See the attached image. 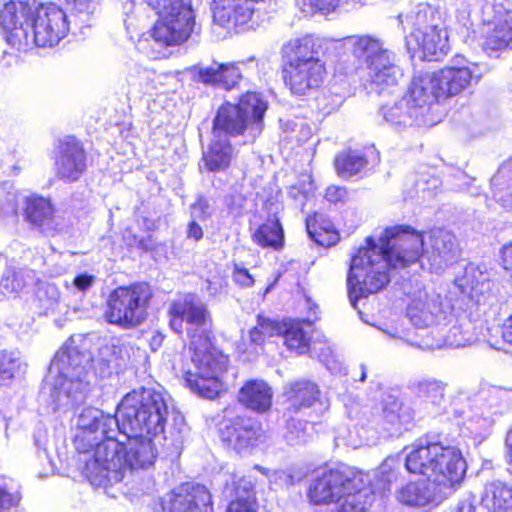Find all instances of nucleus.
Segmentation results:
<instances>
[{"label": "nucleus", "instance_id": "obj_1", "mask_svg": "<svg viewBox=\"0 0 512 512\" xmlns=\"http://www.w3.org/2000/svg\"><path fill=\"white\" fill-rule=\"evenodd\" d=\"M351 259L347 277L349 299L354 308L359 298L377 293L388 282V270L404 268L419 260L423 253V236L410 226L387 228L376 243L366 239Z\"/></svg>", "mask_w": 512, "mask_h": 512}, {"label": "nucleus", "instance_id": "obj_2", "mask_svg": "<svg viewBox=\"0 0 512 512\" xmlns=\"http://www.w3.org/2000/svg\"><path fill=\"white\" fill-rule=\"evenodd\" d=\"M172 411L169 397L162 391L148 387L135 389L118 405L120 433L162 436Z\"/></svg>", "mask_w": 512, "mask_h": 512}, {"label": "nucleus", "instance_id": "obj_3", "mask_svg": "<svg viewBox=\"0 0 512 512\" xmlns=\"http://www.w3.org/2000/svg\"><path fill=\"white\" fill-rule=\"evenodd\" d=\"M268 103L257 92H247L238 104H222L213 120L214 138L245 136L253 142L264 128V115Z\"/></svg>", "mask_w": 512, "mask_h": 512}, {"label": "nucleus", "instance_id": "obj_4", "mask_svg": "<svg viewBox=\"0 0 512 512\" xmlns=\"http://www.w3.org/2000/svg\"><path fill=\"white\" fill-rule=\"evenodd\" d=\"M158 19L152 30L155 42L163 46L180 45L200 28L195 22V14L188 0H149Z\"/></svg>", "mask_w": 512, "mask_h": 512}, {"label": "nucleus", "instance_id": "obj_5", "mask_svg": "<svg viewBox=\"0 0 512 512\" xmlns=\"http://www.w3.org/2000/svg\"><path fill=\"white\" fill-rule=\"evenodd\" d=\"M152 296V289L145 282L120 286L109 294L104 317L123 329L135 328L146 320Z\"/></svg>", "mask_w": 512, "mask_h": 512}, {"label": "nucleus", "instance_id": "obj_6", "mask_svg": "<svg viewBox=\"0 0 512 512\" xmlns=\"http://www.w3.org/2000/svg\"><path fill=\"white\" fill-rule=\"evenodd\" d=\"M116 434H106L99 442H94L93 458L86 461L83 470L86 478L94 486L107 487L124 479L123 442L116 439Z\"/></svg>", "mask_w": 512, "mask_h": 512}, {"label": "nucleus", "instance_id": "obj_7", "mask_svg": "<svg viewBox=\"0 0 512 512\" xmlns=\"http://www.w3.org/2000/svg\"><path fill=\"white\" fill-rule=\"evenodd\" d=\"M69 31L66 13L56 4H41L34 15L29 32L23 30L15 34L16 42L24 43V48L31 45L53 47L63 39Z\"/></svg>", "mask_w": 512, "mask_h": 512}, {"label": "nucleus", "instance_id": "obj_8", "mask_svg": "<svg viewBox=\"0 0 512 512\" xmlns=\"http://www.w3.org/2000/svg\"><path fill=\"white\" fill-rule=\"evenodd\" d=\"M169 325L176 333H182L184 323L190 341L209 336L212 325L207 305L195 294L188 293L171 301L168 307Z\"/></svg>", "mask_w": 512, "mask_h": 512}, {"label": "nucleus", "instance_id": "obj_9", "mask_svg": "<svg viewBox=\"0 0 512 512\" xmlns=\"http://www.w3.org/2000/svg\"><path fill=\"white\" fill-rule=\"evenodd\" d=\"M362 473L350 470H328L312 480L308 496L315 505L333 503L342 500L350 489H358Z\"/></svg>", "mask_w": 512, "mask_h": 512}, {"label": "nucleus", "instance_id": "obj_10", "mask_svg": "<svg viewBox=\"0 0 512 512\" xmlns=\"http://www.w3.org/2000/svg\"><path fill=\"white\" fill-rule=\"evenodd\" d=\"M119 412L116 415L105 414L102 410L87 407L77 418L80 432L75 437V445L81 453L94 447V442L110 433H120Z\"/></svg>", "mask_w": 512, "mask_h": 512}, {"label": "nucleus", "instance_id": "obj_11", "mask_svg": "<svg viewBox=\"0 0 512 512\" xmlns=\"http://www.w3.org/2000/svg\"><path fill=\"white\" fill-rule=\"evenodd\" d=\"M437 459L431 481L446 498L451 496L465 477L467 464L459 449L444 446Z\"/></svg>", "mask_w": 512, "mask_h": 512}, {"label": "nucleus", "instance_id": "obj_12", "mask_svg": "<svg viewBox=\"0 0 512 512\" xmlns=\"http://www.w3.org/2000/svg\"><path fill=\"white\" fill-rule=\"evenodd\" d=\"M39 0H10L0 11V26L5 32L8 44L17 49H23L24 43L16 42L15 34L23 30L29 32L34 15L38 10Z\"/></svg>", "mask_w": 512, "mask_h": 512}, {"label": "nucleus", "instance_id": "obj_13", "mask_svg": "<svg viewBox=\"0 0 512 512\" xmlns=\"http://www.w3.org/2000/svg\"><path fill=\"white\" fill-rule=\"evenodd\" d=\"M163 512H212L211 494L200 484L184 483L167 494Z\"/></svg>", "mask_w": 512, "mask_h": 512}, {"label": "nucleus", "instance_id": "obj_14", "mask_svg": "<svg viewBox=\"0 0 512 512\" xmlns=\"http://www.w3.org/2000/svg\"><path fill=\"white\" fill-rule=\"evenodd\" d=\"M407 316L419 328L446 326L454 318L450 303L443 302L440 295L413 300L407 308Z\"/></svg>", "mask_w": 512, "mask_h": 512}, {"label": "nucleus", "instance_id": "obj_15", "mask_svg": "<svg viewBox=\"0 0 512 512\" xmlns=\"http://www.w3.org/2000/svg\"><path fill=\"white\" fill-rule=\"evenodd\" d=\"M285 85L295 95H306L318 89L324 80L326 69L321 61H306L297 65H284Z\"/></svg>", "mask_w": 512, "mask_h": 512}, {"label": "nucleus", "instance_id": "obj_16", "mask_svg": "<svg viewBox=\"0 0 512 512\" xmlns=\"http://www.w3.org/2000/svg\"><path fill=\"white\" fill-rule=\"evenodd\" d=\"M447 41V31L437 25H431L415 30L407 38V46L409 50L421 51L423 59L439 61L448 53Z\"/></svg>", "mask_w": 512, "mask_h": 512}, {"label": "nucleus", "instance_id": "obj_17", "mask_svg": "<svg viewBox=\"0 0 512 512\" xmlns=\"http://www.w3.org/2000/svg\"><path fill=\"white\" fill-rule=\"evenodd\" d=\"M261 435V424L250 417L238 416L226 420L220 428L222 441L237 451L253 446Z\"/></svg>", "mask_w": 512, "mask_h": 512}, {"label": "nucleus", "instance_id": "obj_18", "mask_svg": "<svg viewBox=\"0 0 512 512\" xmlns=\"http://www.w3.org/2000/svg\"><path fill=\"white\" fill-rule=\"evenodd\" d=\"M127 439L123 442V472L124 477L128 472L137 469H146L154 464L156 450L151 435H124Z\"/></svg>", "mask_w": 512, "mask_h": 512}, {"label": "nucleus", "instance_id": "obj_19", "mask_svg": "<svg viewBox=\"0 0 512 512\" xmlns=\"http://www.w3.org/2000/svg\"><path fill=\"white\" fill-rule=\"evenodd\" d=\"M190 349L193 350L192 361L197 375H222L226 371L228 357L212 344L210 336H197L190 341Z\"/></svg>", "mask_w": 512, "mask_h": 512}, {"label": "nucleus", "instance_id": "obj_20", "mask_svg": "<svg viewBox=\"0 0 512 512\" xmlns=\"http://www.w3.org/2000/svg\"><path fill=\"white\" fill-rule=\"evenodd\" d=\"M87 168L86 154L82 145L74 138L67 139L59 147L55 161L56 175L66 182H76Z\"/></svg>", "mask_w": 512, "mask_h": 512}, {"label": "nucleus", "instance_id": "obj_21", "mask_svg": "<svg viewBox=\"0 0 512 512\" xmlns=\"http://www.w3.org/2000/svg\"><path fill=\"white\" fill-rule=\"evenodd\" d=\"M379 113L385 122L396 130L433 123L432 119L426 117L421 108H417L405 95L392 104L383 105Z\"/></svg>", "mask_w": 512, "mask_h": 512}, {"label": "nucleus", "instance_id": "obj_22", "mask_svg": "<svg viewBox=\"0 0 512 512\" xmlns=\"http://www.w3.org/2000/svg\"><path fill=\"white\" fill-rule=\"evenodd\" d=\"M402 76V70L395 63L394 53H384L374 60L369 68L370 88L377 94H382L386 90L390 93Z\"/></svg>", "mask_w": 512, "mask_h": 512}, {"label": "nucleus", "instance_id": "obj_23", "mask_svg": "<svg viewBox=\"0 0 512 512\" xmlns=\"http://www.w3.org/2000/svg\"><path fill=\"white\" fill-rule=\"evenodd\" d=\"M405 96L411 99L417 108H421V112L426 117H429L432 105L443 98L440 87L437 85L435 73L414 76Z\"/></svg>", "mask_w": 512, "mask_h": 512}, {"label": "nucleus", "instance_id": "obj_24", "mask_svg": "<svg viewBox=\"0 0 512 512\" xmlns=\"http://www.w3.org/2000/svg\"><path fill=\"white\" fill-rule=\"evenodd\" d=\"M457 251V240L451 232L440 228L431 231L426 257L433 270L444 269L455 258Z\"/></svg>", "mask_w": 512, "mask_h": 512}, {"label": "nucleus", "instance_id": "obj_25", "mask_svg": "<svg viewBox=\"0 0 512 512\" xmlns=\"http://www.w3.org/2000/svg\"><path fill=\"white\" fill-rule=\"evenodd\" d=\"M25 220L45 236H54L58 231L54 209L49 200L43 197H32L26 200L24 208Z\"/></svg>", "mask_w": 512, "mask_h": 512}, {"label": "nucleus", "instance_id": "obj_26", "mask_svg": "<svg viewBox=\"0 0 512 512\" xmlns=\"http://www.w3.org/2000/svg\"><path fill=\"white\" fill-rule=\"evenodd\" d=\"M91 357L76 346H63L52 360V366L60 374L59 378L89 377Z\"/></svg>", "mask_w": 512, "mask_h": 512}, {"label": "nucleus", "instance_id": "obj_27", "mask_svg": "<svg viewBox=\"0 0 512 512\" xmlns=\"http://www.w3.org/2000/svg\"><path fill=\"white\" fill-rule=\"evenodd\" d=\"M441 451H443V444L439 442L414 446L405 458L407 471L427 476L431 480Z\"/></svg>", "mask_w": 512, "mask_h": 512}, {"label": "nucleus", "instance_id": "obj_28", "mask_svg": "<svg viewBox=\"0 0 512 512\" xmlns=\"http://www.w3.org/2000/svg\"><path fill=\"white\" fill-rule=\"evenodd\" d=\"M434 73L443 98L458 95L479 80L469 67L447 66Z\"/></svg>", "mask_w": 512, "mask_h": 512}, {"label": "nucleus", "instance_id": "obj_29", "mask_svg": "<svg viewBox=\"0 0 512 512\" xmlns=\"http://www.w3.org/2000/svg\"><path fill=\"white\" fill-rule=\"evenodd\" d=\"M512 11L496 10L491 28L486 32L483 47L487 52H496L512 46Z\"/></svg>", "mask_w": 512, "mask_h": 512}, {"label": "nucleus", "instance_id": "obj_30", "mask_svg": "<svg viewBox=\"0 0 512 512\" xmlns=\"http://www.w3.org/2000/svg\"><path fill=\"white\" fill-rule=\"evenodd\" d=\"M397 499L408 506H425L429 503L439 504L447 498L428 479L406 484L397 492Z\"/></svg>", "mask_w": 512, "mask_h": 512}, {"label": "nucleus", "instance_id": "obj_31", "mask_svg": "<svg viewBox=\"0 0 512 512\" xmlns=\"http://www.w3.org/2000/svg\"><path fill=\"white\" fill-rule=\"evenodd\" d=\"M284 394L286 410L289 413H297L313 406L319 400L320 390L312 381L297 380L286 386Z\"/></svg>", "mask_w": 512, "mask_h": 512}, {"label": "nucleus", "instance_id": "obj_32", "mask_svg": "<svg viewBox=\"0 0 512 512\" xmlns=\"http://www.w3.org/2000/svg\"><path fill=\"white\" fill-rule=\"evenodd\" d=\"M509 391L500 387L483 389L476 401L479 415L485 421L494 423L496 417L508 410Z\"/></svg>", "mask_w": 512, "mask_h": 512}, {"label": "nucleus", "instance_id": "obj_33", "mask_svg": "<svg viewBox=\"0 0 512 512\" xmlns=\"http://www.w3.org/2000/svg\"><path fill=\"white\" fill-rule=\"evenodd\" d=\"M272 396V389L266 382L251 380L240 389L238 400L246 408L264 413L271 407Z\"/></svg>", "mask_w": 512, "mask_h": 512}, {"label": "nucleus", "instance_id": "obj_34", "mask_svg": "<svg viewBox=\"0 0 512 512\" xmlns=\"http://www.w3.org/2000/svg\"><path fill=\"white\" fill-rule=\"evenodd\" d=\"M61 391L55 398L59 405L71 407L83 404L90 391L89 377H66L57 380Z\"/></svg>", "mask_w": 512, "mask_h": 512}, {"label": "nucleus", "instance_id": "obj_35", "mask_svg": "<svg viewBox=\"0 0 512 512\" xmlns=\"http://www.w3.org/2000/svg\"><path fill=\"white\" fill-rule=\"evenodd\" d=\"M481 501L490 512H512V487L499 480L489 482Z\"/></svg>", "mask_w": 512, "mask_h": 512}, {"label": "nucleus", "instance_id": "obj_36", "mask_svg": "<svg viewBox=\"0 0 512 512\" xmlns=\"http://www.w3.org/2000/svg\"><path fill=\"white\" fill-rule=\"evenodd\" d=\"M480 329L469 317L463 316L444 334V343L451 347H463L480 339Z\"/></svg>", "mask_w": 512, "mask_h": 512}, {"label": "nucleus", "instance_id": "obj_37", "mask_svg": "<svg viewBox=\"0 0 512 512\" xmlns=\"http://www.w3.org/2000/svg\"><path fill=\"white\" fill-rule=\"evenodd\" d=\"M344 45L356 58L364 61L368 68L380 55L390 52L382 47L379 40L370 36H349L344 39Z\"/></svg>", "mask_w": 512, "mask_h": 512}, {"label": "nucleus", "instance_id": "obj_38", "mask_svg": "<svg viewBox=\"0 0 512 512\" xmlns=\"http://www.w3.org/2000/svg\"><path fill=\"white\" fill-rule=\"evenodd\" d=\"M232 155L233 148L228 139L213 137L207 152L203 154V160L209 171L218 172L229 167Z\"/></svg>", "mask_w": 512, "mask_h": 512}, {"label": "nucleus", "instance_id": "obj_39", "mask_svg": "<svg viewBox=\"0 0 512 512\" xmlns=\"http://www.w3.org/2000/svg\"><path fill=\"white\" fill-rule=\"evenodd\" d=\"M457 285L463 294L472 299L484 295L491 287L489 275L473 265L465 268L464 274L457 279Z\"/></svg>", "mask_w": 512, "mask_h": 512}, {"label": "nucleus", "instance_id": "obj_40", "mask_svg": "<svg viewBox=\"0 0 512 512\" xmlns=\"http://www.w3.org/2000/svg\"><path fill=\"white\" fill-rule=\"evenodd\" d=\"M284 65H297L306 61H320L314 50V41L310 36L290 40L282 48Z\"/></svg>", "mask_w": 512, "mask_h": 512}, {"label": "nucleus", "instance_id": "obj_41", "mask_svg": "<svg viewBox=\"0 0 512 512\" xmlns=\"http://www.w3.org/2000/svg\"><path fill=\"white\" fill-rule=\"evenodd\" d=\"M310 322H295L286 325L283 331L284 343L290 350H295L298 354H305L309 351L311 330Z\"/></svg>", "mask_w": 512, "mask_h": 512}, {"label": "nucleus", "instance_id": "obj_42", "mask_svg": "<svg viewBox=\"0 0 512 512\" xmlns=\"http://www.w3.org/2000/svg\"><path fill=\"white\" fill-rule=\"evenodd\" d=\"M222 375H197V372L189 373L187 384L192 391L206 399H214L224 389L221 381Z\"/></svg>", "mask_w": 512, "mask_h": 512}, {"label": "nucleus", "instance_id": "obj_43", "mask_svg": "<svg viewBox=\"0 0 512 512\" xmlns=\"http://www.w3.org/2000/svg\"><path fill=\"white\" fill-rule=\"evenodd\" d=\"M412 408L404 405L397 397L387 395L382 402V417L391 425L407 424L414 419Z\"/></svg>", "mask_w": 512, "mask_h": 512}, {"label": "nucleus", "instance_id": "obj_44", "mask_svg": "<svg viewBox=\"0 0 512 512\" xmlns=\"http://www.w3.org/2000/svg\"><path fill=\"white\" fill-rule=\"evenodd\" d=\"M254 241L264 248L280 250L284 246V231L279 220L268 221L253 234Z\"/></svg>", "mask_w": 512, "mask_h": 512}, {"label": "nucleus", "instance_id": "obj_45", "mask_svg": "<svg viewBox=\"0 0 512 512\" xmlns=\"http://www.w3.org/2000/svg\"><path fill=\"white\" fill-rule=\"evenodd\" d=\"M367 164L365 156L356 150L343 151L336 156L334 161L337 174L344 179L358 174Z\"/></svg>", "mask_w": 512, "mask_h": 512}, {"label": "nucleus", "instance_id": "obj_46", "mask_svg": "<svg viewBox=\"0 0 512 512\" xmlns=\"http://www.w3.org/2000/svg\"><path fill=\"white\" fill-rule=\"evenodd\" d=\"M133 347L119 340L111 341L99 349V356L108 366L125 367L130 362Z\"/></svg>", "mask_w": 512, "mask_h": 512}, {"label": "nucleus", "instance_id": "obj_47", "mask_svg": "<svg viewBox=\"0 0 512 512\" xmlns=\"http://www.w3.org/2000/svg\"><path fill=\"white\" fill-rule=\"evenodd\" d=\"M363 475L358 489H350L339 501L332 512H368V489L365 487Z\"/></svg>", "mask_w": 512, "mask_h": 512}, {"label": "nucleus", "instance_id": "obj_48", "mask_svg": "<svg viewBox=\"0 0 512 512\" xmlns=\"http://www.w3.org/2000/svg\"><path fill=\"white\" fill-rule=\"evenodd\" d=\"M408 388L418 397L440 405L444 398L445 384L434 379H420L409 382Z\"/></svg>", "mask_w": 512, "mask_h": 512}, {"label": "nucleus", "instance_id": "obj_49", "mask_svg": "<svg viewBox=\"0 0 512 512\" xmlns=\"http://www.w3.org/2000/svg\"><path fill=\"white\" fill-rule=\"evenodd\" d=\"M226 512H256V500L250 481L240 479L236 487V498L231 501Z\"/></svg>", "mask_w": 512, "mask_h": 512}, {"label": "nucleus", "instance_id": "obj_50", "mask_svg": "<svg viewBox=\"0 0 512 512\" xmlns=\"http://www.w3.org/2000/svg\"><path fill=\"white\" fill-rule=\"evenodd\" d=\"M284 440L290 446H301L307 444L313 438V429L307 422L301 420H288Z\"/></svg>", "mask_w": 512, "mask_h": 512}, {"label": "nucleus", "instance_id": "obj_51", "mask_svg": "<svg viewBox=\"0 0 512 512\" xmlns=\"http://www.w3.org/2000/svg\"><path fill=\"white\" fill-rule=\"evenodd\" d=\"M401 469V463L398 459L388 457L380 465L377 471V481L379 488L383 491H389L391 484L398 480Z\"/></svg>", "mask_w": 512, "mask_h": 512}, {"label": "nucleus", "instance_id": "obj_52", "mask_svg": "<svg viewBox=\"0 0 512 512\" xmlns=\"http://www.w3.org/2000/svg\"><path fill=\"white\" fill-rule=\"evenodd\" d=\"M31 278L30 271L8 267L2 275L1 286L7 292H19L28 284V280Z\"/></svg>", "mask_w": 512, "mask_h": 512}, {"label": "nucleus", "instance_id": "obj_53", "mask_svg": "<svg viewBox=\"0 0 512 512\" xmlns=\"http://www.w3.org/2000/svg\"><path fill=\"white\" fill-rule=\"evenodd\" d=\"M21 496L12 479L0 476V512L18 506Z\"/></svg>", "mask_w": 512, "mask_h": 512}, {"label": "nucleus", "instance_id": "obj_54", "mask_svg": "<svg viewBox=\"0 0 512 512\" xmlns=\"http://www.w3.org/2000/svg\"><path fill=\"white\" fill-rule=\"evenodd\" d=\"M21 356L18 351L0 352V382L9 380L20 369Z\"/></svg>", "mask_w": 512, "mask_h": 512}, {"label": "nucleus", "instance_id": "obj_55", "mask_svg": "<svg viewBox=\"0 0 512 512\" xmlns=\"http://www.w3.org/2000/svg\"><path fill=\"white\" fill-rule=\"evenodd\" d=\"M195 71L194 78L206 85L219 86V73H221L220 64L214 63L211 66L197 65L193 68Z\"/></svg>", "mask_w": 512, "mask_h": 512}, {"label": "nucleus", "instance_id": "obj_56", "mask_svg": "<svg viewBox=\"0 0 512 512\" xmlns=\"http://www.w3.org/2000/svg\"><path fill=\"white\" fill-rule=\"evenodd\" d=\"M150 80V72L149 70L142 68L137 64L130 65L128 67L126 81L128 85L143 89L145 88Z\"/></svg>", "mask_w": 512, "mask_h": 512}, {"label": "nucleus", "instance_id": "obj_57", "mask_svg": "<svg viewBox=\"0 0 512 512\" xmlns=\"http://www.w3.org/2000/svg\"><path fill=\"white\" fill-rule=\"evenodd\" d=\"M306 228L310 238L321 246L335 245L338 241V234L334 231L330 232L325 229L324 233L316 232L314 230L311 218L306 220Z\"/></svg>", "mask_w": 512, "mask_h": 512}, {"label": "nucleus", "instance_id": "obj_58", "mask_svg": "<svg viewBox=\"0 0 512 512\" xmlns=\"http://www.w3.org/2000/svg\"><path fill=\"white\" fill-rule=\"evenodd\" d=\"M221 73H219V86L230 89L236 85L241 78L239 69L234 65L220 64Z\"/></svg>", "mask_w": 512, "mask_h": 512}, {"label": "nucleus", "instance_id": "obj_59", "mask_svg": "<svg viewBox=\"0 0 512 512\" xmlns=\"http://www.w3.org/2000/svg\"><path fill=\"white\" fill-rule=\"evenodd\" d=\"M37 297L40 301H45L47 305H52L58 301L59 292L54 284L41 283L37 288Z\"/></svg>", "mask_w": 512, "mask_h": 512}, {"label": "nucleus", "instance_id": "obj_60", "mask_svg": "<svg viewBox=\"0 0 512 512\" xmlns=\"http://www.w3.org/2000/svg\"><path fill=\"white\" fill-rule=\"evenodd\" d=\"M257 324L263 330L265 337L273 335H282L286 325H281L276 321H272L264 316H258Z\"/></svg>", "mask_w": 512, "mask_h": 512}, {"label": "nucleus", "instance_id": "obj_61", "mask_svg": "<svg viewBox=\"0 0 512 512\" xmlns=\"http://www.w3.org/2000/svg\"><path fill=\"white\" fill-rule=\"evenodd\" d=\"M95 282L96 276L88 273H80L73 278L71 285L68 282H66V287H73L77 291L86 292L89 288H91L94 285Z\"/></svg>", "mask_w": 512, "mask_h": 512}, {"label": "nucleus", "instance_id": "obj_62", "mask_svg": "<svg viewBox=\"0 0 512 512\" xmlns=\"http://www.w3.org/2000/svg\"><path fill=\"white\" fill-rule=\"evenodd\" d=\"M209 202L208 200L200 196L197 200L191 205V217L196 218L198 220L205 221L208 216Z\"/></svg>", "mask_w": 512, "mask_h": 512}, {"label": "nucleus", "instance_id": "obj_63", "mask_svg": "<svg viewBox=\"0 0 512 512\" xmlns=\"http://www.w3.org/2000/svg\"><path fill=\"white\" fill-rule=\"evenodd\" d=\"M347 197V191L344 187L329 186L326 189L325 198L332 203L342 202Z\"/></svg>", "mask_w": 512, "mask_h": 512}, {"label": "nucleus", "instance_id": "obj_64", "mask_svg": "<svg viewBox=\"0 0 512 512\" xmlns=\"http://www.w3.org/2000/svg\"><path fill=\"white\" fill-rule=\"evenodd\" d=\"M234 281L242 287H251L254 284L252 276L246 269L237 268L233 273Z\"/></svg>", "mask_w": 512, "mask_h": 512}]
</instances>
